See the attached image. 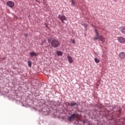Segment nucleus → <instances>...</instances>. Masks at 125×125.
<instances>
[{"instance_id": "a211bd4d", "label": "nucleus", "mask_w": 125, "mask_h": 125, "mask_svg": "<svg viewBox=\"0 0 125 125\" xmlns=\"http://www.w3.org/2000/svg\"><path fill=\"white\" fill-rule=\"evenodd\" d=\"M48 42L49 43H50V39H48Z\"/></svg>"}, {"instance_id": "0eeeda50", "label": "nucleus", "mask_w": 125, "mask_h": 125, "mask_svg": "<svg viewBox=\"0 0 125 125\" xmlns=\"http://www.w3.org/2000/svg\"><path fill=\"white\" fill-rule=\"evenodd\" d=\"M67 58L69 63H70V64H72V63H74V60L71 56H67Z\"/></svg>"}, {"instance_id": "aec40b11", "label": "nucleus", "mask_w": 125, "mask_h": 125, "mask_svg": "<svg viewBox=\"0 0 125 125\" xmlns=\"http://www.w3.org/2000/svg\"><path fill=\"white\" fill-rule=\"evenodd\" d=\"M25 38H27L28 37V35L27 34H25Z\"/></svg>"}, {"instance_id": "f3484780", "label": "nucleus", "mask_w": 125, "mask_h": 125, "mask_svg": "<svg viewBox=\"0 0 125 125\" xmlns=\"http://www.w3.org/2000/svg\"><path fill=\"white\" fill-rule=\"evenodd\" d=\"M45 27L48 29V25L47 23L44 24Z\"/></svg>"}, {"instance_id": "423d86ee", "label": "nucleus", "mask_w": 125, "mask_h": 125, "mask_svg": "<svg viewBox=\"0 0 125 125\" xmlns=\"http://www.w3.org/2000/svg\"><path fill=\"white\" fill-rule=\"evenodd\" d=\"M119 57L120 59H125V53L124 52H121L120 53H119Z\"/></svg>"}, {"instance_id": "f8f14e48", "label": "nucleus", "mask_w": 125, "mask_h": 125, "mask_svg": "<svg viewBox=\"0 0 125 125\" xmlns=\"http://www.w3.org/2000/svg\"><path fill=\"white\" fill-rule=\"evenodd\" d=\"M70 2H71V6H74L77 5V3L74 0H70Z\"/></svg>"}, {"instance_id": "ddd939ff", "label": "nucleus", "mask_w": 125, "mask_h": 125, "mask_svg": "<svg viewBox=\"0 0 125 125\" xmlns=\"http://www.w3.org/2000/svg\"><path fill=\"white\" fill-rule=\"evenodd\" d=\"M57 55H58V56H62V55H63V52L58 51L57 52Z\"/></svg>"}, {"instance_id": "2eb2a0df", "label": "nucleus", "mask_w": 125, "mask_h": 125, "mask_svg": "<svg viewBox=\"0 0 125 125\" xmlns=\"http://www.w3.org/2000/svg\"><path fill=\"white\" fill-rule=\"evenodd\" d=\"M28 65L29 67H32V62L31 61H29L28 62Z\"/></svg>"}, {"instance_id": "6ab92c4d", "label": "nucleus", "mask_w": 125, "mask_h": 125, "mask_svg": "<svg viewBox=\"0 0 125 125\" xmlns=\"http://www.w3.org/2000/svg\"><path fill=\"white\" fill-rule=\"evenodd\" d=\"M72 43H74V44H76V42H75V41H72Z\"/></svg>"}, {"instance_id": "20e7f679", "label": "nucleus", "mask_w": 125, "mask_h": 125, "mask_svg": "<svg viewBox=\"0 0 125 125\" xmlns=\"http://www.w3.org/2000/svg\"><path fill=\"white\" fill-rule=\"evenodd\" d=\"M117 39L120 43H122V44L125 43V38L123 37H118Z\"/></svg>"}, {"instance_id": "f03ea898", "label": "nucleus", "mask_w": 125, "mask_h": 125, "mask_svg": "<svg viewBox=\"0 0 125 125\" xmlns=\"http://www.w3.org/2000/svg\"><path fill=\"white\" fill-rule=\"evenodd\" d=\"M79 118V114L77 113H75L72 114L71 116L69 117L68 118V121L69 122H74L76 119H78Z\"/></svg>"}, {"instance_id": "9d476101", "label": "nucleus", "mask_w": 125, "mask_h": 125, "mask_svg": "<svg viewBox=\"0 0 125 125\" xmlns=\"http://www.w3.org/2000/svg\"><path fill=\"white\" fill-rule=\"evenodd\" d=\"M29 55L31 56V57H33V56H37V53L32 51L29 53Z\"/></svg>"}, {"instance_id": "39448f33", "label": "nucleus", "mask_w": 125, "mask_h": 125, "mask_svg": "<svg viewBox=\"0 0 125 125\" xmlns=\"http://www.w3.org/2000/svg\"><path fill=\"white\" fill-rule=\"evenodd\" d=\"M59 19L62 22V23H64V20H67V19H66V17L64 16V15H59L58 16Z\"/></svg>"}, {"instance_id": "6e6552de", "label": "nucleus", "mask_w": 125, "mask_h": 125, "mask_svg": "<svg viewBox=\"0 0 125 125\" xmlns=\"http://www.w3.org/2000/svg\"><path fill=\"white\" fill-rule=\"evenodd\" d=\"M68 106H70V107H78L79 104H78L77 103L73 102L71 103H68Z\"/></svg>"}, {"instance_id": "9b49d317", "label": "nucleus", "mask_w": 125, "mask_h": 125, "mask_svg": "<svg viewBox=\"0 0 125 125\" xmlns=\"http://www.w3.org/2000/svg\"><path fill=\"white\" fill-rule=\"evenodd\" d=\"M100 41L102 42H106V39L105 38H103L102 36H101L99 38Z\"/></svg>"}, {"instance_id": "f257e3e1", "label": "nucleus", "mask_w": 125, "mask_h": 125, "mask_svg": "<svg viewBox=\"0 0 125 125\" xmlns=\"http://www.w3.org/2000/svg\"><path fill=\"white\" fill-rule=\"evenodd\" d=\"M51 46L52 47H58V46H60V43H59V41H58L56 39H53L51 42Z\"/></svg>"}, {"instance_id": "4468645a", "label": "nucleus", "mask_w": 125, "mask_h": 125, "mask_svg": "<svg viewBox=\"0 0 125 125\" xmlns=\"http://www.w3.org/2000/svg\"><path fill=\"white\" fill-rule=\"evenodd\" d=\"M121 32L122 34H124V35H125V26H123L121 28Z\"/></svg>"}, {"instance_id": "1a4fd4ad", "label": "nucleus", "mask_w": 125, "mask_h": 125, "mask_svg": "<svg viewBox=\"0 0 125 125\" xmlns=\"http://www.w3.org/2000/svg\"><path fill=\"white\" fill-rule=\"evenodd\" d=\"M7 5H8L10 7H13L14 6V3L11 1H9L6 3Z\"/></svg>"}, {"instance_id": "7ed1b4c3", "label": "nucleus", "mask_w": 125, "mask_h": 125, "mask_svg": "<svg viewBox=\"0 0 125 125\" xmlns=\"http://www.w3.org/2000/svg\"><path fill=\"white\" fill-rule=\"evenodd\" d=\"M94 32L96 34L95 36L94 37V41H97L100 39V36H99V33L98 32V30L97 29L95 28Z\"/></svg>"}, {"instance_id": "dca6fc26", "label": "nucleus", "mask_w": 125, "mask_h": 125, "mask_svg": "<svg viewBox=\"0 0 125 125\" xmlns=\"http://www.w3.org/2000/svg\"><path fill=\"white\" fill-rule=\"evenodd\" d=\"M95 62H96V63H99V62H100V60L98 59L97 58H95Z\"/></svg>"}, {"instance_id": "412c9836", "label": "nucleus", "mask_w": 125, "mask_h": 125, "mask_svg": "<svg viewBox=\"0 0 125 125\" xmlns=\"http://www.w3.org/2000/svg\"><path fill=\"white\" fill-rule=\"evenodd\" d=\"M114 1H117V0H114Z\"/></svg>"}]
</instances>
